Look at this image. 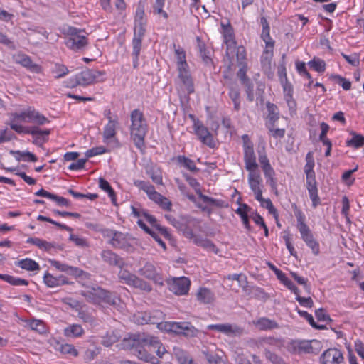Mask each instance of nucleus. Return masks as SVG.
I'll use <instances>...</instances> for the list:
<instances>
[{
    "mask_svg": "<svg viewBox=\"0 0 364 364\" xmlns=\"http://www.w3.org/2000/svg\"><path fill=\"white\" fill-rule=\"evenodd\" d=\"M123 346L131 350L140 360L159 364V360L153 353H156L159 358H162L166 350L160 340L148 333L135 334L129 338H124Z\"/></svg>",
    "mask_w": 364,
    "mask_h": 364,
    "instance_id": "nucleus-1",
    "label": "nucleus"
},
{
    "mask_svg": "<svg viewBox=\"0 0 364 364\" xmlns=\"http://www.w3.org/2000/svg\"><path fill=\"white\" fill-rule=\"evenodd\" d=\"M80 294L87 301L93 304L105 303L112 306H117L121 302L120 299L114 292L104 289L97 285L87 286L80 291Z\"/></svg>",
    "mask_w": 364,
    "mask_h": 364,
    "instance_id": "nucleus-2",
    "label": "nucleus"
},
{
    "mask_svg": "<svg viewBox=\"0 0 364 364\" xmlns=\"http://www.w3.org/2000/svg\"><path fill=\"white\" fill-rule=\"evenodd\" d=\"M175 48L174 53L176 56V66L178 70V77L180 82L184 86L188 95L194 92V85L191 77L189 66L186 60V52L181 48Z\"/></svg>",
    "mask_w": 364,
    "mask_h": 364,
    "instance_id": "nucleus-3",
    "label": "nucleus"
},
{
    "mask_svg": "<svg viewBox=\"0 0 364 364\" xmlns=\"http://www.w3.org/2000/svg\"><path fill=\"white\" fill-rule=\"evenodd\" d=\"M131 137L135 146L140 150L144 148V137L147 132V125L144 115L139 109L131 113Z\"/></svg>",
    "mask_w": 364,
    "mask_h": 364,
    "instance_id": "nucleus-4",
    "label": "nucleus"
},
{
    "mask_svg": "<svg viewBox=\"0 0 364 364\" xmlns=\"http://www.w3.org/2000/svg\"><path fill=\"white\" fill-rule=\"evenodd\" d=\"M314 166V160H308L304 167V172L306 175V188L309 193V197L312 200L313 207L316 208L320 203V198L318 195Z\"/></svg>",
    "mask_w": 364,
    "mask_h": 364,
    "instance_id": "nucleus-5",
    "label": "nucleus"
},
{
    "mask_svg": "<svg viewBox=\"0 0 364 364\" xmlns=\"http://www.w3.org/2000/svg\"><path fill=\"white\" fill-rule=\"evenodd\" d=\"M85 33L83 30L68 26L65 30V33L70 37L66 41L65 43L67 46L74 50L84 48L87 44V40L84 34Z\"/></svg>",
    "mask_w": 364,
    "mask_h": 364,
    "instance_id": "nucleus-6",
    "label": "nucleus"
},
{
    "mask_svg": "<svg viewBox=\"0 0 364 364\" xmlns=\"http://www.w3.org/2000/svg\"><path fill=\"white\" fill-rule=\"evenodd\" d=\"M100 73L96 70L85 69L77 73L74 78L70 80L68 87H74L77 85L87 86L96 82Z\"/></svg>",
    "mask_w": 364,
    "mask_h": 364,
    "instance_id": "nucleus-7",
    "label": "nucleus"
},
{
    "mask_svg": "<svg viewBox=\"0 0 364 364\" xmlns=\"http://www.w3.org/2000/svg\"><path fill=\"white\" fill-rule=\"evenodd\" d=\"M244 149V160L245 163V168L247 171L256 170L258 165L256 162V156L254 151L253 144L250 141L247 134L242 136Z\"/></svg>",
    "mask_w": 364,
    "mask_h": 364,
    "instance_id": "nucleus-8",
    "label": "nucleus"
},
{
    "mask_svg": "<svg viewBox=\"0 0 364 364\" xmlns=\"http://www.w3.org/2000/svg\"><path fill=\"white\" fill-rule=\"evenodd\" d=\"M320 346V342L316 340H313L311 341H294L290 343V348L292 350V352L295 353H316L317 351L315 350H318Z\"/></svg>",
    "mask_w": 364,
    "mask_h": 364,
    "instance_id": "nucleus-9",
    "label": "nucleus"
},
{
    "mask_svg": "<svg viewBox=\"0 0 364 364\" xmlns=\"http://www.w3.org/2000/svg\"><path fill=\"white\" fill-rule=\"evenodd\" d=\"M138 274L141 277L152 280L159 285L161 286L164 284L163 278L160 273L157 271L155 266L149 262H144L142 267L139 269Z\"/></svg>",
    "mask_w": 364,
    "mask_h": 364,
    "instance_id": "nucleus-10",
    "label": "nucleus"
},
{
    "mask_svg": "<svg viewBox=\"0 0 364 364\" xmlns=\"http://www.w3.org/2000/svg\"><path fill=\"white\" fill-rule=\"evenodd\" d=\"M163 329L176 334L188 335L193 332L194 328L186 322H164Z\"/></svg>",
    "mask_w": 364,
    "mask_h": 364,
    "instance_id": "nucleus-11",
    "label": "nucleus"
},
{
    "mask_svg": "<svg viewBox=\"0 0 364 364\" xmlns=\"http://www.w3.org/2000/svg\"><path fill=\"white\" fill-rule=\"evenodd\" d=\"M190 284V280L185 277L174 278L169 283V289L176 295H185L189 291Z\"/></svg>",
    "mask_w": 364,
    "mask_h": 364,
    "instance_id": "nucleus-12",
    "label": "nucleus"
},
{
    "mask_svg": "<svg viewBox=\"0 0 364 364\" xmlns=\"http://www.w3.org/2000/svg\"><path fill=\"white\" fill-rule=\"evenodd\" d=\"M322 364H340L343 361V353L337 348H328L321 355Z\"/></svg>",
    "mask_w": 364,
    "mask_h": 364,
    "instance_id": "nucleus-13",
    "label": "nucleus"
},
{
    "mask_svg": "<svg viewBox=\"0 0 364 364\" xmlns=\"http://www.w3.org/2000/svg\"><path fill=\"white\" fill-rule=\"evenodd\" d=\"M194 130L199 139L210 147L214 146L212 134L199 120H194Z\"/></svg>",
    "mask_w": 364,
    "mask_h": 364,
    "instance_id": "nucleus-14",
    "label": "nucleus"
},
{
    "mask_svg": "<svg viewBox=\"0 0 364 364\" xmlns=\"http://www.w3.org/2000/svg\"><path fill=\"white\" fill-rule=\"evenodd\" d=\"M208 330H215L228 336H240L242 333V328L237 325L230 323L211 324L208 325Z\"/></svg>",
    "mask_w": 364,
    "mask_h": 364,
    "instance_id": "nucleus-15",
    "label": "nucleus"
},
{
    "mask_svg": "<svg viewBox=\"0 0 364 364\" xmlns=\"http://www.w3.org/2000/svg\"><path fill=\"white\" fill-rule=\"evenodd\" d=\"M119 127L118 117L114 116V120H109L107 124L105 126L102 136L103 141L106 144H109L112 141H115L117 129Z\"/></svg>",
    "mask_w": 364,
    "mask_h": 364,
    "instance_id": "nucleus-16",
    "label": "nucleus"
},
{
    "mask_svg": "<svg viewBox=\"0 0 364 364\" xmlns=\"http://www.w3.org/2000/svg\"><path fill=\"white\" fill-rule=\"evenodd\" d=\"M11 129L14 130L18 134H28L32 136H36L37 134H46L49 135L50 132L49 129L41 130L38 127H25L22 125L18 124V122H10L9 123Z\"/></svg>",
    "mask_w": 364,
    "mask_h": 364,
    "instance_id": "nucleus-17",
    "label": "nucleus"
},
{
    "mask_svg": "<svg viewBox=\"0 0 364 364\" xmlns=\"http://www.w3.org/2000/svg\"><path fill=\"white\" fill-rule=\"evenodd\" d=\"M15 63L21 65L34 73H40L41 70V66L34 63L29 56L23 53H17L13 56Z\"/></svg>",
    "mask_w": 364,
    "mask_h": 364,
    "instance_id": "nucleus-18",
    "label": "nucleus"
},
{
    "mask_svg": "<svg viewBox=\"0 0 364 364\" xmlns=\"http://www.w3.org/2000/svg\"><path fill=\"white\" fill-rule=\"evenodd\" d=\"M110 244L115 248L123 249L128 252L132 250V246L129 242L128 239L122 232H114L110 240Z\"/></svg>",
    "mask_w": 364,
    "mask_h": 364,
    "instance_id": "nucleus-19",
    "label": "nucleus"
},
{
    "mask_svg": "<svg viewBox=\"0 0 364 364\" xmlns=\"http://www.w3.org/2000/svg\"><path fill=\"white\" fill-rule=\"evenodd\" d=\"M101 257L105 262L112 266L123 268L125 264L123 259L111 250H103Z\"/></svg>",
    "mask_w": 364,
    "mask_h": 364,
    "instance_id": "nucleus-20",
    "label": "nucleus"
},
{
    "mask_svg": "<svg viewBox=\"0 0 364 364\" xmlns=\"http://www.w3.org/2000/svg\"><path fill=\"white\" fill-rule=\"evenodd\" d=\"M26 116L27 117L28 123L43 125L49 122V120L44 115L32 107H28L26 109Z\"/></svg>",
    "mask_w": 364,
    "mask_h": 364,
    "instance_id": "nucleus-21",
    "label": "nucleus"
},
{
    "mask_svg": "<svg viewBox=\"0 0 364 364\" xmlns=\"http://www.w3.org/2000/svg\"><path fill=\"white\" fill-rule=\"evenodd\" d=\"M27 243L32 244L38 248L43 250L45 251H50L52 248H58L59 250H63V247L58 245L55 242H48L46 240H41L38 237H29L27 241Z\"/></svg>",
    "mask_w": 364,
    "mask_h": 364,
    "instance_id": "nucleus-22",
    "label": "nucleus"
},
{
    "mask_svg": "<svg viewBox=\"0 0 364 364\" xmlns=\"http://www.w3.org/2000/svg\"><path fill=\"white\" fill-rule=\"evenodd\" d=\"M250 173L248 174V183L251 188V190L254 192L262 190L261 183H262V178L259 171L255 170L249 171Z\"/></svg>",
    "mask_w": 364,
    "mask_h": 364,
    "instance_id": "nucleus-23",
    "label": "nucleus"
},
{
    "mask_svg": "<svg viewBox=\"0 0 364 364\" xmlns=\"http://www.w3.org/2000/svg\"><path fill=\"white\" fill-rule=\"evenodd\" d=\"M196 298L200 303L209 304L214 301L215 295L209 289L201 287L196 294Z\"/></svg>",
    "mask_w": 364,
    "mask_h": 364,
    "instance_id": "nucleus-24",
    "label": "nucleus"
},
{
    "mask_svg": "<svg viewBox=\"0 0 364 364\" xmlns=\"http://www.w3.org/2000/svg\"><path fill=\"white\" fill-rule=\"evenodd\" d=\"M43 280L45 284L49 287H58L68 283L67 279L64 276L61 275L55 277L49 273L45 274Z\"/></svg>",
    "mask_w": 364,
    "mask_h": 364,
    "instance_id": "nucleus-25",
    "label": "nucleus"
},
{
    "mask_svg": "<svg viewBox=\"0 0 364 364\" xmlns=\"http://www.w3.org/2000/svg\"><path fill=\"white\" fill-rule=\"evenodd\" d=\"M255 325L261 331H267L278 328V323L266 317H262L254 322Z\"/></svg>",
    "mask_w": 364,
    "mask_h": 364,
    "instance_id": "nucleus-26",
    "label": "nucleus"
},
{
    "mask_svg": "<svg viewBox=\"0 0 364 364\" xmlns=\"http://www.w3.org/2000/svg\"><path fill=\"white\" fill-rule=\"evenodd\" d=\"M145 316L149 318L147 320L149 323L156 324L159 328H164V323L161 321L164 319V316L162 311L156 310L151 312H148Z\"/></svg>",
    "mask_w": 364,
    "mask_h": 364,
    "instance_id": "nucleus-27",
    "label": "nucleus"
},
{
    "mask_svg": "<svg viewBox=\"0 0 364 364\" xmlns=\"http://www.w3.org/2000/svg\"><path fill=\"white\" fill-rule=\"evenodd\" d=\"M129 286L133 287L146 292H150L152 290V287L150 284L135 274L130 282Z\"/></svg>",
    "mask_w": 364,
    "mask_h": 364,
    "instance_id": "nucleus-28",
    "label": "nucleus"
},
{
    "mask_svg": "<svg viewBox=\"0 0 364 364\" xmlns=\"http://www.w3.org/2000/svg\"><path fill=\"white\" fill-rule=\"evenodd\" d=\"M83 334L84 330L79 324H72L64 329V335L68 338H77Z\"/></svg>",
    "mask_w": 364,
    "mask_h": 364,
    "instance_id": "nucleus-29",
    "label": "nucleus"
},
{
    "mask_svg": "<svg viewBox=\"0 0 364 364\" xmlns=\"http://www.w3.org/2000/svg\"><path fill=\"white\" fill-rule=\"evenodd\" d=\"M229 97L234 104V109L239 111L240 109V89L236 85L230 87Z\"/></svg>",
    "mask_w": 364,
    "mask_h": 364,
    "instance_id": "nucleus-30",
    "label": "nucleus"
},
{
    "mask_svg": "<svg viewBox=\"0 0 364 364\" xmlns=\"http://www.w3.org/2000/svg\"><path fill=\"white\" fill-rule=\"evenodd\" d=\"M17 266L28 271H35L40 269L39 264L29 258L19 260L17 262Z\"/></svg>",
    "mask_w": 364,
    "mask_h": 364,
    "instance_id": "nucleus-31",
    "label": "nucleus"
},
{
    "mask_svg": "<svg viewBox=\"0 0 364 364\" xmlns=\"http://www.w3.org/2000/svg\"><path fill=\"white\" fill-rule=\"evenodd\" d=\"M10 153L15 156L16 160H23L25 161H37V157L29 151H11Z\"/></svg>",
    "mask_w": 364,
    "mask_h": 364,
    "instance_id": "nucleus-32",
    "label": "nucleus"
},
{
    "mask_svg": "<svg viewBox=\"0 0 364 364\" xmlns=\"http://www.w3.org/2000/svg\"><path fill=\"white\" fill-rule=\"evenodd\" d=\"M55 349L63 354H68L73 356H77L78 354L75 348L73 345L68 343H58L55 346Z\"/></svg>",
    "mask_w": 364,
    "mask_h": 364,
    "instance_id": "nucleus-33",
    "label": "nucleus"
},
{
    "mask_svg": "<svg viewBox=\"0 0 364 364\" xmlns=\"http://www.w3.org/2000/svg\"><path fill=\"white\" fill-rule=\"evenodd\" d=\"M141 43L142 39L141 38H133L132 40V47H133V52L132 55L134 56V59L133 61L134 63V68H136L139 64V55L140 54L141 48Z\"/></svg>",
    "mask_w": 364,
    "mask_h": 364,
    "instance_id": "nucleus-34",
    "label": "nucleus"
},
{
    "mask_svg": "<svg viewBox=\"0 0 364 364\" xmlns=\"http://www.w3.org/2000/svg\"><path fill=\"white\" fill-rule=\"evenodd\" d=\"M262 171L267 179V183H268L272 188H277V182L274 178L275 172L272 166L267 167H263Z\"/></svg>",
    "mask_w": 364,
    "mask_h": 364,
    "instance_id": "nucleus-35",
    "label": "nucleus"
},
{
    "mask_svg": "<svg viewBox=\"0 0 364 364\" xmlns=\"http://www.w3.org/2000/svg\"><path fill=\"white\" fill-rule=\"evenodd\" d=\"M99 186L101 189L106 191L109 196L111 198L112 202L114 205H116V196L113 188L111 187L109 183L104 178H100Z\"/></svg>",
    "mask_w": 364,
    "mask_h": 364,
    "instance_id": "nucleus-36",
    "label": "nucleus"
},
{
    "mask_svg": "<svg viewBox=\"0 0 364 364\" xmlns=\"http://www.w3.org/2000/svg\"><path fill=\"white\" fill-rule=\"evenodd\" d=\"M353 136L352 139L346 141L348 146H353L355 149H358L364 145V136L356 134L354 132L350 133Z\"/></svg>",
    "mask_w": 364,
    "mask_h": 364,
    "instance_id": "nucleus-37",
    "label": "nucleus"
},
{
    "mask_svg": "<svg viewBox=\"0 0 364 364\" xmlns=\"http://www.w3.org/2000/svg\"><path fill=\"white\" fill-rule=\"evenodd\" d=\"M0 279L14 286L28 285V282L26 279L14 277L9 274H0Z\"/></svg>",
    "mask_w": 364,
    "mask_h": 364,
    "instance_id": "nucleus-38",
    "label": "nucleus"
},
{
    "mask_svg": "<svg viewBox=\"0 0 364 364\" xmlns=\"http://www.w3.org/2000/svg\"><path fill=\"white\" fill-rule=\"evenodd\" d=\"M282 341L279 338L273 337L259 338L256 341L257 347H264L265 345L279 346Z\"/></svg>",
    "mask_w": 364,
    "mask_h": 364,
    "instance_id": "nucleus-39",
    "label": "nucleus"
},
{
    "mask_svg": "<svg viewBox=\"0 0 364 364\" xmlns=\"http://www.w3.org/2000/svg\"><path fill=\"white\" fill-rule=\"evenodd\" d=\"M177 161L179 164H182L184 167L192 172H197L198 171V168L196 166L195 162L184 156H178L177 157Z\"/></svg>",
    "mask_w": 364,
    "mask_h": 364,
    "instance_id": "nucleus-40",
    "label": "nucleus"
},
{
    "mask_svg": "<svg viewBox=\"0 0 364 364\" xmlns=\"http://www.w3.org/2000/svg\"><path fill=\"white\" fill-rule=\"evenodd\" d=\"M293 208L295 216L296 218L297 228L299 230L309 228L307 225L305 223V215L303 214L301 210L299 209L296 205L295 204L293 205Z\"/></svg>",
    "mask_w": 364,
    "mask_h": 364,
    "instance_id": "nucleus-41",
    "label": "nucleus"
},
{
    "mask_svg": "<svg viewBox=\"0 0 364 364\" xmlns=\"http://www.w3.org/2000/svg\"><path fill=\"white\" fill-rule=\"evenodd\" d=\"M250 207L243 204L236 210V213L240 215L242 218V223L247 229H250L249 218L247 215V211L250 210Z\"/></svg>",
    "mask_w": 364,
    "mask_h": 364,
    "instance_id": "nucleus-42",
    "label": "nucleus"
},
{
    "mask_svg": "<svg viewBox=\"0 0 364 364\" xmlns=\"http://www.w3.org/2000/svg\"><path fill=\"white\" fill-rule=\"evenodd\" d=\"M119 340V336L114 331L107 332L105 336L102 337L101 343L106 347L111 346Z\"/></svg>",
    "mask_w": 364,
    "mask_h": 364,
    "instance_id": "nucleus-43",
    "label": "nucleus"
},
{
    "mask_svg": "<svg viewBox=\"0 0 364 364\" xmlns=\"http://www.w3.org/2000/svg\"><path fill=\"white\" fill-rule=\"evenodd\" d=\"M277 278L279 279L289 289L294 293H297L298 288L294 284V283L287 277L286 274L282 272L277 273Z\"/></svg>",
    "mask_w": 364,
    "mask_h": 364,
    "instance_id": "nucleus-44",
    "label": "nucleus"
},
{
    "mask_svg": "<svg viewBox=\"0 0 364 364\" xmlns=\"http://www.w3.org/2000/svg\"><path fill=\"white\" fill-rule=\"evenodd\" d=\"M267 108L268 110V119L270 122V124H274L279 118L278 112H277V107L271 102H267Z\"/></svg>",
    "mask_w": 364,
    "mask_h": 364,
    "instance_id": "nucleus-45",
    "label": "nucleus"
},
{
    "mask_svg": "<svg viewBox=\"0 0 364 364\" xmlns=\"http://www.w3.org/2000/svg\"><path fill=\"white\" fill-rule=\"evenodd\" d=\"M198 197L203 200V201L205 203L210 204L211 205H213L215 207L218 208H223L225 207V202L222 200H217L213 198H210L209 196H207L205 195H203L202 193H200Z\"/></svg>",
    "mask_w": 364,
    "mask_h": 364,
    "instance_id": "nucleus-46",
    "label": "nucleus"
},
{
    "mask_svg": "<svg viewBox=\"0 0 364 364\" xmlns=\"http://www.w3.org/2000/svg\"><path fill=\"white\" fill-rule=\"evenodd\" d=\"M264 355L265 358L272 364H285V362L281 357L267 349H265Z\"/></svg>",
    "mask_w": 364,
    "mask_h": 364,
    "instance_id": "nucleus-47",
    "label": "nucleus"
},
{
    "mask_svg": "<svg viewBox=\"0 0 364 364\" xmlns=\"http://www.w3.org/2000/svg\"><path fill=\"white\" fill-rule=\"evenodd\" d=\"M153 201L165 210H171V209L172 203L171 200L161 194L159 195V197L156 200Z\"/></svg>",
    "mask_w": 364,
    "mask_h": 364,
    "instance_id": "nucleus-48",
    "label": "nucleus"
},
{
    "mask_svg": "<svg viewBox=\"0 0 364 364\" xmlns=\"http://www.w3.org/2000/svg\"><path fill=\"white\" fill-rule=\"evenodd\" d=\"M291 275L296 281V282L299 284L303 286L304 290L306 291V292L307 294H310V292H311V287L308 284L307 279H305V278H304L302 277H300L296 272H291Z\"/></svg>",
    "mask_w": 364,
    "mask_h": 364,
    "instance_id": "nucleus-49",
    "label": "nucleus"
},
{
    "mask_svg": "<svg viewBox=\"0 0 364 364\" xmlns=\"http://www.w3.org/2000/svg\"><path fill=\"white\" fill-rule=\"evenodd\" d=\"M309 65L318 73H323L326 69L325 62L320 59H314L309 63Z\"/></svg>",
    "mask_w": 364,
    "mask_h": 364,
    "instance_id": "nucleus-50",
    "label": "nucleus"
},
{
    "mask_svg": "<svg viewBox=\"0 0 364 364\" xmlns=\"http://www.w3.org/2000/svg\"><path fill=\"white\" fill-rule=\"evenodd\" d=\"M144 8L141 4L139 5L135 16V24H146V19L144 17Z\"/></svg>",
    "mask_w": 364,
    "mask_h": 364,
    "instance_id": "nucleus-51",
    "label": "nucleus"
},
{
    "mask_svg": "<svg viewBox=\"0 0 364 364\" xmlns=\"http://www.w3.org/2000/svg\"><path fill=\"white\" fill-rule=\"evenodd\" d=\"M134 276V274H132L127 270L122 269V268H120V270L118 273V277L120 279V281L123 282L127 285L129 284Z\"/></svg>",
    "mask_w": 364,
    "mask_h": 364,
    "instance_id": "nucleus-52",
    "label": "nucleus"
},
{
    "mask_svg": "<svg viewBox=\"0 0 364 364\" xmlns=\"http://www.w3.org/2000/svg\"><path fill=\"white\" fill-rule=\"evenodd\" d=\"M296 294V300L302 306L307 308H311L314 306V301L311 297H302L299 295V290L298 289Z\"/></svg>",
    "mask_w": 364,
    "mask_h": 364,
    "instance_id": "nucleus-53",
    "label": "nucleus"
},
{
    "mask_svg": "<svg viewBox=\"0 0 364 364\" xmlns=\"http://www.w3.org/2000/svg\"><path fill=\"white\" fill-rule=\"evenodd\" d=\"M53 73L55 75L56 78H60L68 73V69L64 65L55 64Z\"/></svg>",
    "mask_w": 364,
    "mask_h": 364,
    "instance_id": "nucleus-54",
    "label": "nucleus"
},
{
    "mask_svg": "<svg viewBox=\"0 0 364 364\" xmlns=\"http://www.w3.org/2000/svg\"><path fill=\"white\" fill-rule=\"evenodd\" d=\"M15 138V135L7 128L0 129V144L9 142Z\"/></svg>",
    "mask_w": 364,
    "mask_h": 364,
    "instance_id": "nucleus-55",
    "label": "nucleus"
},
{
    "mask_svg": "<svg viewBox=\"0 0 364 364\" xmlns=\"http://www.w3.org/2000/svg\"><path fill=\"white\" fill-rule=\"evenodd\" d=\"M245 86V90L247 93V98L250 102H252L255 98L254 95V86L250 80L242 82Z\"/></svg>",
    "mask_w": 364,
    "mask_h": 364,
    "instance_id": "nucleus-56",
    "label": "nucleus"
},
{
    "mask_svg": "<svg viewBox=\"0 0 364 364\" xmlns=\"http://www.w3.org/2000/svg\"><path fill=\"white\" fill-rule=\"evenodd\" d=\"M183 176L185 177L187 182L189 183V185L195 190L196 193L198 194V196L201 193L200 191V183L197 181V180L190 176H188L186 173L183 174Z\"/></svg>",
    "mask_w": 364,
    "mask_h": 364,
    "instance_id": "nucleus-57",
    "label": "nucleus"
},
{
    "mask_svg": "<svg viewBox=\"0 0 364 364\" xmlns=\"http://www.w3.org/2000/svg\"><path fill=\"white\" fill-rule=\"evenodd\" d=\"M269 132H270L271 135L277 139V138H282L284 137L285 134V129H279V128H274V124H270L269 125H267Z\"/></svg>",
    "mask_w": 364,
    "mask_h": 364,
    "instance_id": "nucleus-58",
    "label": "nucleus"
},
{
    "mask_svg": "<svg viewBox=\"0 0 364 364\" xmlns=\"http://www.w3.org/2000/svg\"><path fill=\"white\" fill-rule=\"evenodd\" d=\"M26 109L21 112H15L11 114V122H27V117L26 116Z\"/></svg>",
    "mask_w": 364,
    "mask_h": 364,
    "instance_id": "nucleus-59",
    "label": "nucleus"
},
{
    "mask_svg": "<svg viewBox=\"0 0 364 364\" xmlns=\"http://www.w3.org/2000/svg\"><path fill=\"white\" fill-rule=\"evenodd\" d=\"M106 151H107V150L104 146H97V147H95V148L87 150L85 152V156H86V158L87 159V158L92 157V156L98 155V154H104Z\"/></svg>",
    "mask_w": 364,
    "mask_h": 364,
    "instance_id": "nucleus-60",
    "label": "nucleus"
},
{
    "mask_svg": "<svg viewBox=\"0 0 364 364\" xmlns=\"http://www.w3.org/2000/svg\"><path fill=\"white\" fill-rule=\"evenodd\" d=\"M164 6V1H156L155 4L153 6V11L156 14L162 15L163 17L166 19L168 18V14L163 10Z\"/></svg>",
    "mask_w": 364,
    "mask_h": 364,
    "instance_id": "nucleus-61",
    "label": "nucleus"
},
{
    "mask_svg": "<svg viewBox=\"0 0 364 364\" xmlns=\"http://www.w3.org/2000/svg\"><path fill=\"white\" fill-rule=\"evenodd\" d=\"M299 232L302 240L305 242L306 244L311 242L312 240H314L313 234L309 228L300 230Z\"/></svg>",
    "mask_w": 364,
    "mask_h": 364,
    "instance_id": "nucleus-62",
    "label": "nucleus"
},
{
    "mask_svg": "<svg viewBox=\"0 0 364 364\" xmlns=\"http://www.w3.org/2000/svg\"><path fill=\"white\" fill-rule=\"evenodd\" d=\"M201 247L206 250L207 251L213 252L215 254H218L219 252L218 248L215 245V244L212 241L206 238L203 241Z\"/></svg>",
    "mask_w": 364,
    "mask_h": 364,
    "instance_id": "nucleus-63",
    "label": "nucleus"
},
{
    "mask_svg": "<svg viewBox=\"0 0 364 364\" xmlns=\"http://www.w3.org/2000/svg\"><path fill=\"white\" fill-rule=\"evenodd\" d=\"M236 57L239 65L246 64V52L244 47L240 46L237 48Z\"/></svg>",
    "mask_w": 364,
    "mask_h": 364,
    "instance_id": "nucleus-64",
    "label": "nucleus"
}]
</instances>
